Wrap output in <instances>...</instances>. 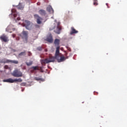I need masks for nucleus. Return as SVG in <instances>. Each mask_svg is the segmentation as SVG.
Masks as SVG:
<instances>
[{"instance_id": "1", "label": "nucleus", "mask_w": 127, "mask_h": 127, "mask_svg": "<svg viewBox=\"0 0 127 127\" xmlns=\"http://www.w3.org/2000/svg\"><path fill=\"white\" fill-rule=\"evenodd\" d=\"M59 49H60V47L58 46L56 48V51L55 54V57L56 59H57L58 62H64L66 60V58H65V57L63 55H62L61 56L59 55L60 51Z\"/></svg>"}, {"instance_id": "2", "label": "nucleus", "mask_w": 127, "mask_h": 127, "mask_svg": "<svg viewBox=\"0 0 127 127\" xmlns=\"http://www.w3.org/2000/svg\"><path fill=\"white\" fill-rule=\"evenodd\" d=\"M18 35L21 37L24 43H27L28 41V31H23L21 33L19 34Z\"/></svg>"}, {"instance_id": "3", "label": "nucleus", "mask_w": 127, "mask_h": 127, "mask_svg": "<svg viewBox=\"0 0 127 127\" xmlns=\"http://www.w3.org/2000/svg\"><path fill=\"white\" fill-rule=\"evenodd\" d=\"M23 24L28 30H31L32 28H33V24L28 20H25Z\"/></svg>"}, {"instance_id": "4", "label": "nucleus", "mask_w": 127, "mask_h": 127, "mask_svg": "<svg viewBox=\"0 0 127 127\" xmlns=\"http://www.w3.org/2000/svg\"><path fill=\"white\" fill-rule=\"evenodd\" d=\"M3 82H6L7 83H14V82H22V79L21 78H18V79H13L12 78H8L7 79H4L3 80Z\"/></svg>"}, {"instance_id": "5", "label": "nucleus", "mask_w": 127, "mask_h": 127, "mask_svg": "<svg viewBox=\"0 0 127 127\" xmlns=\"http://www.w3.org/2000/svg\"><path fill=\"white\" fill-rule=\"evenodd\" d=\"M12 75L13 77L18 78L19 77H22V72L18 70V69H15L13 71Z\"/></svg>"}, {"instance_id": "6", "label": "nucleus", "mask_w": 127, "mask_h": 127, "mask_svg": "<svg viewBox=\"0 0 127 127\" xmlns=\"http://www.w3.org/2000/svg\"><path fill=\"white\" fill-rule=\"evenodd\" d=\"M0 63H13V64H18V61L10 60H2L0 61Z\"/></svg>"}, {"instance_id": "7", "label": "nucleus", "mask_w": 127, "mask_h": 127, "mask_svg": "<svg viewBox=\"0 0 127 127\" xmlns=\"http://www.w3.org/2000/svg\"><path fill=\"white\" fill-rule=\"evenodd\" d=\"M34 17L35 19H36L37 23L38 24H41L42 23V21L43 19L38 14H35L34 15Z\"/></svg>"}, {"instance_id": "8", "label": "nucleus", "mask_w": 127, "mask_h": 127, "mask_svg": "<svg viewBox=\"0 0 127 127\" xmlns=\"http://www.w3.org/2000/svg\"><path fill=\"white\" fill-rule=\"evenodd\" d=\"M0 39L4 42H8V41H9V40L8 39V37H7V36L5 35V34H2L0 37Z\"/></svg>"}, {"instance_id": "9", "label": "nucleus", "mask_w": 127, "mask_h": 127, "mask_svg": "<svg viewBox=\"0 0 127 127\" xmlns=\"http://www.w3.org/2000/svg\"><path fill=\"white\" fill-rule=\"evenodd\" d=\"M46 41L50 43H53V37H52V35L51 34H50L47 36Z\"/></svg>"}, {"instance_id": "10", "label": "nucleus", "mask_w": 127, "mask_h": 127, "mask_svg": "<svg viewBox=\"0 0 127 127\" xmlns=\"http://www.w3.org/2000/svg\"><path fill=\"white\" fill-rule=\"evenodd\" d=\"M77 33H78V31L76 30V29H75V28H74V27H71V31L70 32L69 34L70 35H73V34H76Z\"/></svg>"}, {"instance_id": "11", "label": "nucleus", "mask_w": 127, "mask_h": 127, "mask_svg": "<svg viewBox=\"0 0 127 127\" xmlns=\"http://www.w3.org/2000/svg\"><path fill=\"white\" fill-rule=\"evenodd\" d=\"M11 14L9 15V16H11V15H13V17L15 18L16 16H17V12H16V10L15 9H12L11 10Z\"/></svg>"}, {"instance_id": "12", "label": "nucleus", "mask_w": 127, "mask_h": 127, "mask_svg": "<svg viewBox=\"0 0 127 127\" xmlns=\"http://www.w3.org/2000/svg\"><path fill=\"white\" fill-rule=\"evenodd\" d=\"M62 30V28H61V27H57V28L54 30V32L57 33V34H60Z\"/></svg>"}, {"instance_id": "13", "label": "nucleus", "mask_w": 127, "mask_h": 127, "mask_svg": "<svg viewBox=\"0 0 127 127\" xmlns=\"http://www.w3.org/2000/svg\"><path fill=\"white\" fill-rule=\"evenodd\" d=\"M39 13L41 15H46V11L44 9H41L39 10Z\"/></svg>"}, {"instance_id": "14", "label": "nucleus", "mask_w": 127, "mask_h": 127, "mask_svg": "<svg viewBox=\"0 0 127 127\" xmlns=\"http://www.w3.org/2000/svg\"><path fill=\"white\" fill-rule=\"evenodd\" d=\"M41 62L42 64H47L49 63V59H45L44 60H42L41 61Z\"/></svg>"}, {"instance_id": "15", "label": "nucleus", "mask_w": 127, "mask_h": 127, "mask_svg": "<svg viewBox=\"0 0 127 127\" xmlns=\"http://www.w3.org/2000/svg\"><path fill=\"white\" fill-rule=\"evenodd\" d=\"M47 10L48 12H50V13H54V10H53V8H52V6L48 7Z\"/></svg>"}, {"instance_id": "16", "label": "nucleus", "mask_w": 127, "mask_h": 127, "mask_svg": "<svg viewBox=\"0 0 127 127\" xmlns=\"http://www.w3.org/2000/svg\"><path fill=\"white\" fill-rule=\"evenodd\" d=\"M54 44L56 46H59V44H60V40L59 39H56L54 41Z\"/></svg>"}, {"instance_id": "17", "label": "nucleus", "mask_w": 127, "mask_h": 127, "mask_svg": "<svg viewBox=\"0 0 127 127\" xmlns=\"http://www.w3.org/2000/svg\"><path fill=\"white\" fill-rule=\"evenodd\" d=\"M55 57H50L49 59V63L51 62H54L55 61Z\"/></svg>"}, {"instance_id": "18", "label": "nucleus", "mask_w": 127, "mask_h": 127, "mask_svg": "<svg viewBox=\"0 0 127 127\" xmlns=\"http://www.w3.org/2000/svg\"><path fill=\"white\" fill-rule=\"evenodd\" d=\"M25 55H26V52L24 51L23 52H22L19 54L18 56L19 57H20L21 56H24Z\"/></svg>"}, {"instance_id": "19", "label": "nucleus", "mask_w": 127, "mask_h": 127, "mask_svg": "<svg viewBox=\"0 0 127 127\" xmlns=\"http://www.w3.org/2000/svg\"><path fill=\"white\" fill-rule=\"evenodd\" d=\"M31 69H33L34 71L36 70H39V66H32V67H31Z\"/></svg>"}, {"instance_id": "20", "label": "nucleus", "mask_w": 127, "mask_h": 127, "mask_svg": "<svg viewBox=\"0 0 127 127\" xmlns=\"http://www.w3.org/2000/svg\"><path fill=\"white\" fill-rule=\"evenodd\" d=\"M17 8H18V9L22 10L23 9L24 7L22 6V5H21L20 4H19L18 6H17Z\"/></svg>"}, {"instance_id": "21", "label": "nucleus", "mask_w": 127, "mask_h": 127, "mask_svg": "<svg viewBox=\"0 0 127 127\" xmlns=\"http://www.w3.org/2000/svg\"><path fill=\"white\" fill-rule=\"evenodd\" d=\"M34 79L36 81H43V79L42 78H40V77H36L34 78Z\"/></svg>"}, {"instance_id": "22", "label": "nucleus", "mask_w": 127, "mask_h": 127, "mask_svg": "<svg viewBox=\"0 0 127 127\" xmlns=\"http://www.w3.org/2000/svg\"><path fill=\"white\" fill-rule=\"evenodd\" d=\"M33 64V62L32 61H30L29 63L26 62V64L27 66H31L32 64Z\"/></svg>"}, {"instance_id": "23", "label": "nucleus", "mask_w": 127, "mask_h": 127, "mask_svg": "<svg viewBox=\"0 0 127 127\" xmlns=\"http://www.w3.org/2000/svg\"><path fill=\"white\" fill-rule=\"evenodd\" d=\"M93 5H98V0H93Z\"/></svg>"}, {"instance_id": "24", "label": "nucleus", "mask_w": 127, "mask_h": 127, "mask_svg": "<svg viewBox=\"0 0 127 127\" xmlns=\"http://www.w3.org/2000/svg\"><path fill=\"white\" fill-rule=\"evenodd\" d=\"M39 69H38L39 71H40L42 73L43 72V66H39Z\"/></svg>"}, {"instance_id": "25", "label": "nucleus", "mask_w": 127, "mask_h": 127, "mask_svg": "<svg viewBox=\"0 0 127 127\" xmlns=\"http://www.w3.org/2000/svg\"><path fill=\"white\" fill-rule=\"evenodd\" d=\"M37 50H38L39 51H42V47H38L37 48Z\"/></svg>"}, {"instance_id": "26", "label": "nucleus", "mask_w": 127, "mask_h": 127, "mask_svg": "<svg viewBox=\"0 0 127 127\" xmlns=\"http://www.w3.org/2000/svg\"><path fill=\"white\" fill-rule=\"evenodd\" d=\"M61 23H60V22H57V27H61V26H60Z\"/></svg>"}, {"instance_id": "27", "label": "nucleus", "mask_w": 127, "mask_h": 127, "mask_svg": "<svg viewBox=\"0 0 127 127\" xmlns=\"http://www.w3.org/2000/svg\"><path fill=\"white\" fill-rule=\"evenodd\" d=\"M68 55V53H65L64 56L66 57H64L65 58V60L66 59H68V58H69V57H67V56Z\"/></svg>"}, {"instance_id": "28", "label": "nucleus", "mask_w": 127, "mask_h": 127, "mask_svg": "<svg viewBox=\"0 0 127 127\" xmlns=\"http://www.w3.org/2000/svg\"><path fill=\"white\" fill-rule=\"evenodd\" d=\"M35 28H40V26L39 25L36 24L35 25Z\"/></svg>"}, {"instance_id": "29", "label": "nucleus", "mask_w": 127, "mask_h": 127, "mask_svg": "<svg viewBox=\"0 0 127 127\" xmlns=\"http://www.w3.org/2000/svg\"><path fill=\"white\" fill-rule=\"evenodd\" d=\"M55 28V26H53L52 27L50 28V30H53V29H54Z\"/></svg>"}, {"instance_id": "30", "label": "nucleus", "mask_w": 127, "mask_h": 127, "mask_svg": "<svg viewBox=\"0 0 127 127\" xmlns=\"http://www.w3.org/2000/svg\"><path fill=\"white\" fill-rule=\"evenodd\" d=\"M28 56H31L32 55V53H31V52H28Z\"/></svg>"}, {"instance_id": "31", "label": "nucleus", "mask_w": 127, "mask_h": 127, "mask_svg": "<svg viewBox=\"0 0 127 127\" xmlns=\"http://www.w3.org/2000/svg\"><path fill=\"white\" fill-rule=\"evenodd\" d=\"M15 36H16V35H15V34H12V37H13V38H14V37H15Z\"/></svg>"}, {"instance_id": "32", "label": "nucleus", "mask_w": 127, "mask_h": 127, "mask_svg": "<svg viewBox=\"0 0 127 127\" xmlns=\"http://www.w3.org/2000/svg\"><path fill=\"white\" fill-rule=\"evenodd\" d=\"M16 40H17V41L19 40V37L16 38Z\"/></svg>"}, {"instance_id": "33", "label": "nucleus", "mask_w": 127, "mask_h": 127, "mask_svg": "<svg viewBox=\"0 0 127 127\" xmlns=\"http://www.w3.org/2000/svg\"><path fill=\"white\" fill-rule=\"evenodd\" d=\"M17 20H20V17H18L17 18Z\"/></svg>"}, {"instance_id": "34", "label": "nucleus", "mask_w": 127, "mask_h": 127, "mask_svg": "<svg viewBox=\"0 0 127 127\" xmlns=\"http://www.w3.org/2000/svg\"><path fill=\"white\" fill-rule=\"evenodd\" d=\"M68 50L69 51H71V49L68 48Z\"/></svg>"}, {"instance_id": "35", "label": "nucleus", "mask_w": 127, "mask_h": 127, "mask_svg": "<svg viewBox=\"0 0 127 127\" xmlns=\"http://www.w3.org/2000/svg\"><path fill=\"white\" fill-rule=\"evenodd\" d=\"M106 5H107V6H108V3H106Z\"/></svg>"}, {"instance_id": "36", "label": "nucleus", "mask_w": 127, "mask_h": 127, "mask_svg": "<svg viewBox=\"0 0 127 127\" xmlns=\"http://www.w3.org/2000/svg\"><path fill=\"white\" fill-rule=\"evenodd\" d=\"M82 104H84V102H82Z\"/></svg>"}]
</instances>
